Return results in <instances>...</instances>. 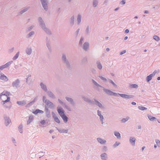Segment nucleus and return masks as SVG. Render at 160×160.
Returning a JSON list of instances; mask_svg holds the SVG:
<instances>
[{
  "instance_id": "obj_1",
  "label": "nucleus",
  "mask_w": 160,
  "mask_h": 160,
  "mask_svg": "<svg viewBox=\"0 0 160 160\" xmlns=\"http://www.w3.org/2000/svg\"><path fill=\"white\" fill-rule=\"evenodd\" d=\"M9 93L6 91H3L0 95V98L3 101V104L6 102H9L10 99L8 97Z\"/></svg>"
},
{
  "instance_id": "obj_2",
  "label": "nucleus",
  "mask_w": 160,
  "mask_h": 160,
  "mask_svg": "<svg viewBox=\"0 0 160 160\" xmlns=\"http://www.w3.org/2000/svg\"><path fill=\"white\" fill-rule=\"evenodd\" d=\"M58 111L60 116L61 117L63 121L65 122H67L68 121V118L64 114V112L62 108H59L58 109Z\"/></svg>"
},
{
  "instance_id": "obj_3",
  "label": "nucleus",
  "mask_w": 160,
  "mask_h": 160,
  "mask_svg": "<svg viewBox=\"0 0 160 160\" xmlns=\"http://www.w3.org/2000/svg\"><path fill=\"white\" fill-rule=\"evenodd\" d=\"M121 97L125 98H132V96L131 95H129L127 94H118Z\"/></svg>"
},
{
  "instance_id": "obj_4",
  "label": "nucleus",
  "mask_w": 160,
  "mask_h": 160,
  "mask_svg": "<svg viewBox=\"0 0 160 160\" xmlns=\"http://www.w3.org/2000/svg\"><path fill=\"white\" fill-rule=\"evenodd\" d=\"M105 91V92L109 95L117 96V93L113 92L108 90H106Z\"/></svg>"
},
{
  "instance_id": "obj_5",
  "label": "nucleus",
  "mask_w": 160,
  "mask_h": 160,
  "mask_svg": "<svg viewBox=\"0 0 160 160\" xmlns=\"http://www.w3.org/2000/svg\"><path fill=\"white\" fill-rule=\"evenodd\" d=\"M10 64V62H8L5 65L1 66V67H0V69L2 70L3 68H4L8 67L9 66Z\"/></svg>"
},
{
  "instance_id": "obj_6",
  "label": "nucleus",
  "mask_w": 160,
  "mask_h": 160,
  "mask_svg": "<svg viewBox=\"0 0 160 160\" xmlns=\"http://www.w3.org/2000/svg\"><path fill=\"white\" fill-rule=\"evenodd\" d=\"M53 117L54 120L56 122L58 123H60V121L59 120L58 118L55 115H53Z\"/></svg>"
},
{
  "instance_id": "obj_7",
  "label": "nucleus",
  "mask_w": 160,
  "mask_h": 160,
  "mask_svg": "<svg viewBox=\"0 0 160 160\" xmlns=\"http://www.w3.org/2000/svg\"><path fill=\"white\" fill-rule=\"evenodd\" d=\"M41 2L43 7L44 8V9H47V4L46 2L43 0H41Z\"/></svg>"
},
{
  "instance_id": "obj_8",
  "label": "nucleus",
  "mask_w": 160,
  "mask_h": 160,
  "mask_svg": "<svg viewBox=\"0 0 160 160\" xmlns=\"http://www.w3.org/2000/svg\"><path fill=\"white\" fill-rule=\"evenodd\" d=\"M98 141L101 144H104L106 142V141L104 140H103L100 138H97Z\"/></svg>"
},
{
  "instance_id": "obj_9",
  "label": "nucleus",
  "mask_w": 160,
  "mask_h": 160,
  "mask_svg": "<svg viewBox=\"0 0 160 160\" xmlns=\"http://www.w3.org/2000/svg\"><path fill=\"white\" fill-rule=\"evenodd\" d=\"M130 142L133 145H134L135 142V139L134 138L131 137L130 138Z\"/></svg>"
},
{
  "instance_id": "obj_10",
  "label": "nucleus",
  "mask_w": 160,
  "mask_h": 160,
  "mask_svg": "<svg viewBox=\"0 0 160 160\" xmlns=\"http://www.w3.org/2000/svg\"><path fill=\"white\" fill-rule=\"evenodd\" d=\"M0 78L3 80L6 81L8 80L7 77L5 76H4V75H1V76L0 77Z\"/></svg>"
},
{
  "instance_id": "obj_11",
  "label": "nucleus",
  "mask_w": 160,
  "mask_h": 160,
  "mask_svg": "<svg viewBox=\"0 0 160 160\" xmlns=\"http://www.w3.org/2000/svg\"><path fill=\"white\" fill-rule=\"evenodd\" d=\"M89 44L88 43H85L83 45V49L86 50L88 47Z\"/></svg>"
},
{
  "instance_id": "obj_12",
  "label": "nucleus",
  "mask_w": 160,
  "mask_h": 160,
  "mask_svg": "<svg viewBox=\"0 0 160 160\" xmlns=\"http://www.w3.org/2000/svg\"><path fill=\"white\" fill-rule=\"evenodd\" d=\"M114 135L115 136L117 137L118 138H120L121 137L120 133L117 132H114Z\"/></svg>"
},
{
  "instance_id": "obj_13",
  "label": "nucleus",
  "mask_w": 160,
  "mask_h": 160,
  "mask_svg": "<svg viewBox=\"0 0 160 160\" xmlns=\"http://www.w3.org/2000/svg\"><path fill=\"white\" fill-rule=\"evenodd\" d=\"M152 74H150L147 77V80L148 82L150 81L152 78Z\"/></svg>"
},
{
  "instance_id": "obj_14",
  "label": "nucleus",
  "mask_w": 160,
  "mask_h": 160,
  "mask_svg": "<svg viewBox=\"0 0 160 160\" xmlns=\"http://www.w3.org/2000/svg\"><path fill=\"white\" fill-rule=\"evenodd\" d=\"M148 118L150 121H153L156 119L155 117H152L150 115L148 116Z\"/></svg>"
},
{
  "instance_id": "obj_15",
  "label": "nucleus",
  "mask_w": 160,
  "mask_h": 160,
  "mask_svg": "<svg viewBox=\"0 0 160 160\" xmlns=\"http://www.w3.org/2000/svg\"><path fill=\"white\" fill-rule=\"evenodd\" d=\"M138 108L140 110L143 111L146 110L147 109V108H146L142 106H139L138 107Z\"/></svg>"
},
{
  "instance_id": "obj_16",
  "label": "nucleus",
  "mask_w": 160,
  "mask_h": 160,
  "mask_svg": "<svg viewBox=\"0 0 160 160\" xmlns=\"http://www.w3.org/2000/svg\"><path fill=\"white\" fill-rule=\"evenodd\" d=\"M98 115L100 116V119L101 121H102V119H103V116L101 115L100 112L99 111L98 112Z\"/></svg>"
},
{
  "instance_id": "obj_17",
  "label": "nucleus",
  "mask_w": 160,
  "mask_h": 160,
  "mask_svg": "<svg viewBox=\"0 0 160 160\" xmlns=\"http://www.w3.org/2000/svg\"><path fill=\"white\" fill-rule=\"evenodd\" d=\"M129 119V118L128 117L126 118H123L122 120V122H124L127 121Z\"/></svg>"
},
{
  "instance_id": "obj_18",
  "label": "nucleus",
  "mask_w": 160,
  "mask_h": 160,
  "mask_svg": "<svg viewBox=\"0 0 160 160\" xmlns=\"http://www.w3.org/2000/svg\"><path fill=\"white\" fill-rule=\"evenodd\" d=\"M41 86L42 88H43L44 90H47L46 86H45L42 83H41Z\"/></svg>"
},
{
  "instance_id": "obj_19",
  "label": "nucleus",
  "mask_w": 160,
  "mask_h": 160,
  "mask_svg": "<svg viewBox=\"0 0 160 160\" xmlns=\"http://www.w3.org/2000/svg\"><path fill=\"white\" fill-rule=\"evenodd\" d=\"M153 38L157 41H158L159 40V38L157 36H154L153 37Z\"/></svg>"
},
{
  "instance_id": "obj_20",
  "label": "nucleus",
  "mask_w": 160,
  "mask_h": 160,
  "mask_svg": "<svg viewBox=\"0 0 160 160\" xmlns=\"http://www.w3.org/2000/svg\"><path fill=\"white\" fill-rule=\"evenodd\" d=\"M131 88H137L138 85L136 84H132L130 86Z\"/></svg>"
},
{
  "instance_id": "obj_21",
  "label": "nucleus",
  "mask_w": 160,
  "mask_h": 160,
  "mask_svg": "<svg viewBox=\"0 0 160 160\" xmlns=\"http://www.w3.org/2000/svg\"><path fill=\"white\" fill-rule=\"evenodd\" d=\"M25 103L24 101H18L17 102V103L19 105H22L24 104Z\"/></svg>"
},
{
  "instance_id": "obj_22",
  "label": "nucleus",
  "mask_w": 160,
  "mask_h": 160,
  "mask_svg": "<svg viewBox=\"0 0 160 160\" xmlns=\"http://www.w3.org/2000/svg\"><path fill=\"white\" fill-rule=\"evenodd\" d=\"M98 4V2L96 0H94L93 2V6L94 7H96Z\"/></svg>"
},
{
  "instance_id": "obj_23",
  "label": "nucleus",
  "mask_w": 160,
  "mask_h": 160,
  "mask_svg": "<svg viewBox=\"0 0 160 160\" xmlns=\"http://www.w3.org/2000/svg\"><path fill=\"white\" fill-rule=\"evenodd\" d=\"M98 67L99 69H101L102 68V65L100 63H98Z\"/></svg>"
},
{
  "instance_id": "obj_24",
  "label": "nucleus",
  "mask_w": 160,
  "mask_h": 160,
  "mask_svg": "<svg viewBox=\"0 0 160 160\" xmlns=\"http://www.w3.org/2000/svg\"><path fill=\"white\" fill-rule=\"evenodd\" d=\"M39 111H40L39 110L37 109L35 111L33 112V113L35 114H36L39 112Z\"/></svg>"
},
{
  "instance_id": "obj_25",
  "label": "nucleus",
  "mask_w": 160,
  "mask_h": 160,
  "mask_svg": "<svg viewBox=\"0 0 160 160\" xmlns=\"http://www.w3.org/2000/svg\"><path fill=\"white\" fill-rule=\"evenodd\" d=\"M96 104L98 106L100 107H102V105L98 101H96Z\"/></svg>"
},
{
  "instance_id": "obj_26",
  "label": "nucleus",
  "mask_w": 160,
  "mask_h": 160,
  "mask_svg": "<svg viewBox=\"0 0 160 160\" xmlns=\"http://www.w3.org/2000/svg\"><path fill=\"white\" fill-rule=\"evenodd\" d=\"M19 56V53L18 52L17 53L14 57L13 58V60H15Z\"/></svg>"
},
{
  "instance_id": "obj_27",
  "label": "nucleus",
  "mask_w": 160,
  "mask_h": 160,
  "mask_svg": "<svg viewBox=\"0 0 160 160\" xmlns=\"http://www.w3.org/2000/svg\"><path fill=\"white\" fill-rule=\"evenodd\" d=\"M10 122H11V121L9 119H8L6 121V122H5V124H6V125H7Z\"/></svg>"
},
{
  "instance_id": "obj_28",
  "label": "nucleus",
  "mask_w": 160,
  "mask_h": 160,
  "mask_svg": "<svg viewBox=\"0 0 160 160\" xmlns=\"http://www.w3.org/2000/svg\"><path fill=\"white\" fill-rule=\"evenodd\" d=\"M81 16H78V18H77V20H78V22L79 23L81 21Z\"/></svg>"
},
{
  "instance_id": "obj_29",
  "label": "nucleus",
  "mask_w": 160,
  "mask_h": 160,
  "mask_svg": "<svg viewBox=\"0 0 160 160\" xmlns=\"http://www.w3.org/2000/svg\"><path fill=\"white\" fill-rule=\"evenodd\" d=\"M156 142L158 146H160V141L159 140H156Z\"/></svg>"
},
{
  "instance_id": "obj_30",
  "label": "nucleus",
  "mask_w": 160,
  "mask_h": 160,
  "mask_svg": "<svg viewBox=\"0 0 160 160\" xmlns=\"http://www.w3.org/2000/svg\"><path fill=\"white\" fill-rule=\"evenodd\" d=\"M31 49H28L27 51V53L28 54H29L31 53Z\"/></svg>"
},
{
  "instance_id": "obj_31",
  "label": "nucleus",
  "mask_w": 160,
  "mask_h": 160,
  "mask_svg": "<svg viewBox=\"0 0 160 160\" xmlns=\"http://www.w3.org/2000/svg\"><path fill=\"white\" fill-rule=\"evenodd\" d=\"M106 156V154L105 153H103L101 155V157L102 158H103L105 157Z\"/></svg>"
},
{
  "instance_id": "obj_32",
  "label": "nucleus",
  "mask_w": 160,
  "mask_h": 160,
  "mask_svg": "<svg viewBox=\"0 0 160 160\" xmlns=\"http://www.w3.org/2000/svg\"><path fill=\"white\" fill-rule=\"evenodd\" d=\"M126 52V50H123V51L121 52H120V55H122V54H124Z\"/></svg>"
},
{
  "instance_id": "obj_33",
  "label": "nucleus",
  "mask_w": 160,
  "mask_h": 160,
  "mask_svg": "<svg viewBox=\"0 0 160 160\" xmlns=\"http://www.w3.org/2000/svg\"><path fill=\"white\" fill-rule=\"evenodd\" d=\"M45 122V121L44 120H42L41 121V123L42 124H44Z\"/></svg>"
},
{
  "instance_id": "obj_34",
  "label": "nucleus",
  "mask_w": 160,
  "mask_h": 160,
  "mask_svg": "<svg viewBox=\"0 0 160 160\" xmlns=\"http://www.w3.org/2000/svg\"><path fill=\"white\" fill-rule=\"evenodd\" d=\"M83 40V38H81L80 39V44H81L82 43Z\"/></svg>"
},
{
  "instance_id": "obj_35",
  "label": "nucleus",
  "mask_w": 160,
  "mask_h": 160,
  "mask_svg": "<svg viewBox=\"0 0 160 160\" xmlns=\"http://www.w3.org/2000/svg\"><path fill=\"white\" fill-rule=\"evenodd\" d=\"M121 3L122 4H125V0H122L121 2Z\"/></svg>"
},
{
  "instance_id": "obj_36",
  "label": "nucleus",
  "mask_w": 160,
  "mask_h": 160,
  "mask_svg": "<svg viewBox=\"0 0 160 160\" xmlns=\"http://www.w3.org/2000/svg\"><path fill=\"white\" fill-rule=\"evenodd\" d=\"M102 80H106V79L104 78H103V77H102L101 76H100L99 77Z\"/></svg>"
},
{
  "instance_id": "obj_37",
  "label": "nucleus",
  "mask_w": 160,
  "mask_h": 160,
  "mask_svg": "<svg viewBox=\"0 0 160 160\" xmlns=\"http://www.w3.org/2000/svg\"><path fill=\"white\" fill-rule=\"evenodd\" d=\"M129 30L128 29H127L125 30V32L126 33H128L129 32Z\"/></svg>"
},
{
  "instance_id": "obj_38",
  "label": "nucleus",
  "mask_w": 160,
  "mask_h": 160,
  "mask_svg": "<svg viewBox=\"0 0 160 160\" xmlns=\"http://www.w3.org/2000/svg\"><path fill=\"white\" fill-rule=\"evenodd\" d=\"M62 59L64 60H65V59H66V57H65V56H62Z\"/></svg>"
},
{
  "instance_id": "obj_39",
  "label": "nucleus",
  "mask_w": 160,
  "mask_h": 160,
  "mask_svg": "<svg viewBox=\"0 0 160 160\" xmlns=\"http://www.w3.org/2000/svg\"><path fill=\"white\" fill-rule=\"evenodd\" d=\"M132 104L133 105H136V103L134 102H132Z\"/></svg>"
},
{
  "instance_id": "obj_40",
  "label": "nucleus",
  "mask_w": 160,
  "mask_h": 160,
  "mask_svg": "<svg viewBox=\"0 0 160 160\" xmlns=\"http://www.w3.org/2000/svg\"><path fill=\"white\" fill-rule=\"evenodd\" d=\"M34 32H31L29 34V36H30L31 35H32V34H33Z\"/></svg>"
},
{
  "instance_id": "obj_41",
  "label": "nucleus",
  "mask_w": 160,
  "mask_h": 160,
  "mask_svg": "<svg viewBox=\"0 0 160 160\" xmlns=\"http://www.w3.org/2000/svg\"><path fill=\"white\" fill-rule=\"evenodd\" d=\"M144 13H148V12L147 10H146L144 11Z\"/></svg>"
},
{
  "instance_id": "obj_42",
  "label": "nucleus",
  "mask_w": 160,
  "mask_h": 160,
  "mask_svg": "<svg viewBox=\"0 0 160 160\" xmlns=\"http://www.w3.org/2000/svg\"><path fill=\"white\" fill-rule=\"evenodd\" d=\"M39 113H43V112L42 110H39Z\"/></svg>"
},
{
  "instance_id": "obj_43",
  "label": "nucleus",
  "mask_w": 160,
  "mask_h": 160,
  "mask_svg": "<svg viewBox=\"0 0 160 160\" xmlns=\"http://www.w3.org/2000/svg\"><path fill=\"white\" fill-rule=\"evenodd\" d=\"M67 100L68 101H71V99L69 98H67Z\"/></svg>"
},
{
  "instance_id": "obj_44",
  "label": "nucleus",
  "mask_w": 160,
  "mask_h": 160,
  "mask_svg": "<svg viewBox=\"0 0 160 160\" xmlns=\"http://www.w3.org/2000/svg\"><path fill=\"white\" fill-rule=\"evenodd\" d=\"M111 82L113 85H115V83H114V82L112 81H111Z\"/></svg>"
},
{
  "instance_id": "obj_45",
  "label": "nucleus",
  "mask_w": 160,
  "mask_h": 160,
  "mask_svg": "<svg viewBox=\"0 0 160 160\" xmlns=\"http://www.w3.org/2000/svg\"><path fill=\"white\" fill-rule=\"evenodd\" d=\"M27 10H23L22 11H21L22 12L21 13H22L24 12H25V11H26Z\"/></svg>"
},
{
  "instance_id": "obj_46",
  "label": "nucleus",
  "mask_w": 160,
  "mask_h": 160,
  "mask_svg": "<svg viewBox=\"0 0 160 160\" xmlns=\"http://www.w3.org/2000/svg\"><path fill=\"white\" fill-rule=\"evenodd\" d=\"M128 37L126 36V37H125V38H124V39H125V40H126V39H128Z\"/></svg>"
},
{
  "instance_id": "obj_47",
  "label": "nucleus",
  "mask_w": 160,
  "mask_h": 160,
  "mask_svg": "<svg viewBox=\"0 0 160 160\" xmlns=\"http://www.w3.org/2000/svg\"><path fill=\"white\" fill-rule=\"evenodd\" d=\"M157 80H160V77H158L157 78Z\"/></svg>"
},
{
  "instance_id": "obj_48",
  "label": "nucleus",
  "mask_w": 160,
  "mask_h": 160,
  "mask_svg": "<svg viewBox=\"0 0 160 160\" xmlns=\"http://www.w3.org/2000/svg\"><path fill=\"white\" fill-rule=\"evenodd\" d=\"M106 50L107 51H108L109 50V48H107Z\"/></svg>"
},
{
  "instance_id": "obj_49",
  "label": "nucleus",
  "mask_w": 160,
  "mask_h": 160,
  "mask_svg": "<svg viewBox=\"0 0 160 160\" xmlns=\"http://www.w3.org/2000/svg\"><path fill=\"white\" fill-rule=\"evenodd\" d=\"M154 148H156L157 147V146L156 145H154Z\"/></svg>"
},
{
  "instance_id": "obj_50",
  "label": "nucleus",
  "mask_w": 160,
  "mask_h": 160,
  "mask_svg": "<svg viewBox=\"0 0 160 160\" xmlns=\"http://www.w3.org/2000/svg\"><path fill=\"white\" fill-rule=\"evenodd\" d=\"M144 148L145 147H143L142 148V150H143L144 149Z\"/></svg>"
},
{
  "instance_id": "obj_51",
  "label": "nucleus",
  "mask_w": 160,
  "mask_h": 160,
  "mask_svg": "<svg viewBox=\"0 0 160 160\" xmlns=\"http://www.w3.org/2000/svg\"><path fill=\"white\" fill-rule=\"evenodd\" d=\"M118 144H115V146H118Z\"/></svg>"
},
{
  "instance_id": "obj_52",
  "label": "nucleus",
  "mask_w": 160,
  "mask_h": 160,
  "mask_svg": "<svg viewBox=\"0 0 160 160\" xmlns=\"http://www.w3.org/2000/svg\"><path fill=\"white\" fill-rule=\"evenodd\" d=\"M20 132L21 133H22V130H20Z\"/></svg>"
},
{
  "instance_id": "obj_53",
  "label": "nucleus",
  "mask_w": 160,
  "mask_h": 160,
  "mask_svg": "<svg viewBox=\"0 0 160 160\" xmlns=\"http://www.w3.org/2000/svg\"><path fill=\"white\" fill-rule=\"evenodd\" d=\"M144 52H147V50H146H146H144Z\"/></svg>"
},
{
  "instance_id": "obj_54",
  "label": "nucleus",
  "mask_w": 160,
  "mask_h": 160,
  "mask_svg": "<svg viewBox=\"0 0 160 160\" xmlns=\"http://www.w3.org/2000/svg\"><path fill=\"white\" fill-rule=\"evenodd\" d=\"M135 18H138L137 17V16H136L135 17Z\"/></svg>"
},
{
  "instance_id": "obj_55",
  "label": "nucleus",
  "mask_w": 160,
  "mask_h": 160,
  "mask_svg": "<svg viewBox=\"0 0 160 160\" xmlns=\"http://www.w3.org/2000/svg\"><path fill=\"white\" fill-rule=\"evenodd\" d=\"M59 101L60 102V103L62 102L60 100H59Z\"/></svg>"
},
{
  "instance_id": "obj_56",
  "label": "nucleus",
  "mask_w": 160,
  "mask_h": 160,
  "mask_svg": "<svg viewBox=\"0 0 160 160\" xmlns=\"http://www.w3.org/2000/svg\"><path fill=\"white\" fill-rule=\"evenodd\" d=\"M94 83H96V82H95L94 81H93Z\"/></svg>"
},
{
  "instance_id": "obj_57",
  "label": "nucleus",
  "mask_w": 160,
  "mask_h": 160,
  "mask_svg": "<svg viewBox=\"0 0 160 160\" xmlns=\"http://www.w3.org/2000/svg\"><path fill=\"white\" fill-rule=\"evenodd\" d=\"M117 9H117V8H116V9H115V10H117Z\"/></svg>"
},
{
  "instance_id": "obj_58",
  "label": "nucleus",
  "mask_w": 160,
  "mask_h": 160,
  "mask_svg": "<svg viewBox=\"0 0 160 160\" xmlns=\"http://www.w3.org/2000/svg\"><path fill=\"white\" fill-rule=\"evenodd\" d=\"M158 122L160 123V121H158Z\"/></svg>"
},
{
  "instance_id": "obj_59",
  "label": "nucleus",
  "mask_w": 160,
  "mask_h": 160,
  "mask_svg": "<svg viewBox=\"0 0 160 160\" xmlns=\"http://www.w3.org/2000/svg\"><path fill=\"white\" fill-rule=\"evenodd\" d=\"M47 160V159H46V160Z\"/></svg>"
}]
</instances>
